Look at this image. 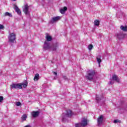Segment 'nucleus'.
<instances>
[{"instance_id":"nucleus-28","label":"nucleus","mask_w":127,"mask_h":127,"mask_svg":"<svg viewBox=\"0 0 127 127\" xmlns=\"http://www.w3.org/2000/svg\"><path fill=\"white\" fill-rule=\"evenodd\" d=\"M114 81H111L109 82V84H110V85H113L114 84Z\"/></svg>"},{"instance_id":"nucleus-18","label":"nucleus","mask_w":127,"mask_h":127,"mask_svg":"<svg viewBox=\"0 0 127 127\" xmlns=\"http://www.w3.org/2000/svg\"><path fill=\"white\" fill-rule=\"evenodd\" d=\"M102 99H103V97H101V95H96V100L97 102H99V101H100V100H102Z\"/></svg>"},{"instance_id":"nucleus-34","label":"nucleus","mask_w":127,"mask_h":127,"mask_svg":"<svg viewBox=\"0 0 127 127\" xmlns=\"http://www.w3.org/2000/svg\"><path fill=\"white\" fill-rule=\"evenodd\" d=\"M13 0L15 1V0Z\"/></svg>"},{"instance_id":"nucleus-7","label":"nucleus","mask_w":127,"mask_h":127,"mask_svg":"<svg viewBox=\"0 0 127 127\" xmlns=\"http://www.w3.org/2000/svg\"><path fill=\"white\" fill-rule=\"evenodd\" d=\"M11 89H21V84H12L10 85Z\"/></svg>"},{"instance_id":"nucleus-35","label":"nucleus","mask_w":127,"mask_h":127,"mask_svg":"<svg viewBox=\"0 0 127 127\" xmlns=\"http://www.w3.org/2000/svg\"><path fill=\"white\" fill-rule=\"evenodd\" d=\"M55 79H56V78L55 77Z\"/></svg>"},{"instance_id":"nucleus-20","label":"nucleus","mask_w":127,"mask_h":127,"mask_svg":"<svg viewBox=\"0 0 127 127\" xmlns=\"http://www.w3.org/2000/svg\"><path fill=\"white\" fill-rule=\"evenodd\" d=\"M94 25H96V26L100 25V21L98 20H95L94 21Z\"/></svg>"},{"instance_id":"nucleus-33","label":"nucleus","mask_w":127,"mask_h":127,"mask_svg":"<svg viewBox=\"0 0 127 127\" xmlns=\"http://www.w3.org/2000/svg\"><path fill=\"white\" fill-rule=\"evenodd\" d=\"M45 1H46V0L47 1V2H49V0H45Z\"/></svg>"},{"instance_id":"nucleus-6","label":"nucleus","mask_w":127,"mask_h":127,"mask_svg":"<svg viewBox=\"0 0 127 127\" xmlns=\"http://www.w3.org/2000/svg\"><path fill=\"white\" fill-rule=\"evenodd\" d=\"M103 123H104V116L103 115H101L97 119V123L98 126H101Z\"/></svg>"},{"instance_id":"nucleus-21","label":"nucleus","mask_w":127,"mask_h":127,"mask_svg":"<svg viewBox=\"0 0 127 127\" xmlns=\"http://www.w3.org/2000/svg\"><path fill=\"white\" fill-rule=\"evenodd\" d=\"M120 28L122 29V30H123V31H127V27L126 26L125 27L124 26H121Z\"/></svg>"},{"instance_id":"nucleus-1","label":"nucleus","mask_w":127,"mask_h":127,"mask_svg":"<svg viewBox=\"0 0 127 127\" xmlns=\"http://www.w3.org/2000/svg\"><path fill=\"white\" fill-rule=\"evenodd\" d=\"M47 40L45 41L44 44V49L45 50H48V49H51L53 51H56L57 48H58V43L54 44L53 45L51 46L49 41L52 40V37L50 36H47L46 37Z\"/></svg>"},{"instance_id":"nucleus-11","label":"nucleus","mask_w":127,"mask_h":127,"mask_svg":"<svg viewBox=\"0 0 127 127\" xmlns=\"http://www.w3.org/2000/svg\"><path fill=\"white\" fill-rule=\"evenodd\" d=\"M13 5H14V9L15 10V11H16V12H17L18 14L20 15V14H21V11H20V9H19L18 7L16 4H14Z\"/></svg>"},{"instance_id":"nucleus-15","label":"nucleus","mask_w":127,"mask_h":127,"mask_svg":"<svg viewBox=\"0 0 127 127\" xmlns=\"http://www.w3.org/2000/svg\"><path fill=\"white\" fill-rule=\"evenodd\" d=\"M97 62H98L99 66H101V62H102V60H101V56H98L97 57Z\"/></svg>"},{"instance_id":"nucleus-13","label":"nucleus","mask_w":127,"mask_h":127,"mask_svg":"<svg viewBox=\"0 0 127 127\" xmlns=\"http://www.w3.org/2000/svg\"><path fill=\"white\" fill-rule=\"evenodd\" d=\"M61 18V17L60 16H57V17H53L51 20V22L52 23H54V22L58 21V20H60Z\"/></svg>"},{"instance_id":"nucleus-17","label":"nucleus","mask_w":127,"mask_h":127,"mask_svg":"<svg viewBox=\"0 0 127 127\" xmlns=\"http://www.w3.org/2000/svg\"><path fill=\"white\" fill-rule=\"evenodd\" d=\"M5 16H9V17H12V15L11 13L8 12H6L4 13Z\"/></svg>"},{"instance_id":"nucleus-9","label":"nucleus","mask_w":127,"mask_h":127,"mask_svg":"<svg viewBox=\"0 0 127 127\" xmlns=\"http://www.w3.org/2000/svg\"><path fill=\"white\" fill-rule=\"evenodd\" d=\"M125 36H126V34L123 33V32H120L117 34V37L118 39H123L125 38Z\"/></svg>"},{"instance_id":"nucleus-31","label":"nucleus","mask_w":127,"mask_h":127,"mask_svg":"<svg viewBox=\"0 0 127 127\" xmlns=\"http://www.w3.org/2000/svg\"><path fill=\"white\" fill-rule=\"evenodd\" d=\"M53 74H54V75H57V72H53Z\"/></svg>"},{"instance_id":"nucleus-3","label":"nucleus","mask_w":127,"mask_h":127,"mask_svg":"<svg viewBox=\"0 0 127 127\" xmlns=\"http://www.w3.org/2000/svg\"><path fill=\"white\" fill-rule=\"evenodd\" d=\"M95 74L96 72H95V70H89L87 72V74L85 75V77L88 80H89V81H92V80H93Z\"/></svg>"},{"instance_id":"nucleus-10","label":"nucleus","mask_w":127,"mask_h":127,"mask_svg":"<svg viewBox=\"0 0 127 127\" xmlns=\"http://www.w3.org/2000/svg\"><path fill=\"white\" fill-rule=\"evenodd\" d=\"M112 78L113 81H116L117 83H120L121 82V79H120L116 74L112 75Z\"/></svg>"},{"instance_id":"nucleus-22","label":"nucleus","mask_w":127,"mask_h":127,"mask_svg":"<svg viewBox=\"0 0 127 127\" xmlns=\"http://www.w3.org/2000/svg\"><path fill=\"white\" fill-rule=\"evenodd\" d=\"M27 118V116H26V115L24 114L22 116V120L23 121H26V118Z\"/></svg>"},{"instance_id":"nucleus-26","label":"nucleus","mask_w":127,"mask_h":127,"mask_svg":"<svg viewBox=\"0 0 127 127\" xmlns=\"http://www.w3.org/2000/svg\"><path fill=\"white\" fill-rule=\"evenodd\" d=\"M3 101V97L2 96H0V103H1Z\"/></svg>"},{"instance_id":"nucleus-4","label":"nucleus","mask_w":127,"mask_h":127,"mask_svg":"<svg viewBox=\"0 0 127 127\" xmlns=\"http://www.w3.org/2000/svg\"><path fill=\"white\" fill-rule=\"evenodd\" d=\"M88 125L87 119L83 118L81 123L75 124V127H86Z\"/></svg>"},{"instance_id":"nucleus-23","label":"nucleus","mask_w":127,"mask_h":127,"mask_svg":"<svg viewBox=\"0 0 127 127\" xmlns=\"http://www.w3.org/2000/svg\"><path fill=\"white\" fill-rule=\"evenodd\" d=\"M88 49L89 50H92L93 49V45H89L88 46Z\"/></svg>"},{"instance_id":"nucleus-29","label":"nucleus","mask_w":127,"mask_h":127,"mask_svg":"<svg viewBox=\"0 0 127 127\" xmlns=\"http://www.w3.org/2000/svg\"><path fill=\"white\" fill-rule=\"evenodd\" d=\"M63 78L64 80H67V77L66 76H63Z\"/></svg>"},{"instance_id":"nucleus-16","label":"nucleus","mask_w":127,"mask_h":127,"mask_svg":"<svg viewBox=\"0 0 127 127\" xmlns=\"http://www.w3.org/2000/svg\"><path fill=\"white\" fill-rule=\"evenodd\" d=\"M19 85H21V89L22 88V86L23 88H26V87H27V82H26L25 83H19Z\"/></svg>"},{"instance_id":"nucleus-8","label":"nucleus","mask_w":127,"mask_h":127,"mask_svg":"<svg viewBox=\"0 0 127 127\" xmlns=\"http://www.w3.org/2000/svg\"><path fill=\"white\" fill-rule=\"evenodd\" d=\"M29 9V6L27 4L25 5L24 8H23V10L25 14H29V11L28 10Z\"/></svg>"},{"instance_id":"nucleus-24","label":"nucleus","mask_w":127,"mask_h":127,"mask_svg":"<svg viewBox=\"0 0 127 127\" xmlns=\"http://www.w3.org/2000/svg\"><path fill=\"white\" fill-rule=\"evenodd\" d=\"M21 103H20V102H17L16 103V106H17V107H19V106H21Z\"/></svg>"},{"instance_id":"nucleus-32","label":"nucleus","mask_w":127,"mask_h":127,"mask_svg":"<svg viewBox=\"0 0 127 127\" xmlns=\"http://www.w3.org/2000/svg\"><path fill=\"white\" fill-rule=\"evenodd\" d=\"M25 127H31L30 125H27Z\"/></svg>"},{"instance_id":"nucleus-2","label":"nucleus","mask_w":127,"mask_h":127,"mask_svg":"<svg viewBox=\"0 0 127 127\" xmlns=\"http://www.w3.org/2000/svg\"><path fill=\"white\" fill-rule=\"evenodd\" d=\"M73 116V112L72 111L70 110H67L66 111V113H63L62 115V122H67L68 121V118H71Z\"/></svg>"},{"instance_id":"nucleus-5","label":"nucleus","mask_w":127,"mask_h":127,"mask_svg":"<svg viewBox=\"0 0 127 127\" xmlns=\"http://www.w3.org/2000/svg\"><path fill=\"white\" fill-rule=\"evenodd\" d=\"M15 34L14 33H10L8 36V42L10 43H14V41H15Z\"/></svg>"},{"instance_id":"nucleus-27","label":"nucleus","mask_w":127,"mask_h":127,"mask_svg":"<svg viewBox=\"0 0 127 127\" xmlns=\"http://www.w3.org/2000/svg\"><path fill=\"white\" fill-rule=\"evenodd\" d=\"M3 28H4V26L1 24H0V29H3Z\"/></svg>"},{"instance_id":"nucleus-19","label":"nucleus","mask_w":127,"mask_h":127,"mask_svg":"<svg viewBox=\"0 0 127 127\" xmlns=\"http://www.w3.org/2000/svg\"><path fill=\"white\" fill-rule=\"evenodd\" d=\"M34 79L35 81L38 80V79H39V74L38 73L36 74Z\"/></svg>"},{"instance_id":"nucleus-25","label":"nucleus","mask_w":127,"mask_h":127,"mask_svg":"<svg viewBox=\"0 0 127 127\" xmlns=\"http://www.w3.org/2000/svg\"><path fill=\"white\" fill-rule=\"evenodd\" d=\"M114 124H118V123H121V121L119 120H115L114 121Z\"/></svg>"},{"instance_id":"nucleus-14","label":"nucleus","mask_w":127,"mask_h":127,"mask_svg":"<svg viewBox=\"0 0 127 127\" xmlns=\"http://www.w3.org/2000/svg\"><path fill=\"white\" fill-rule=\"evenodd\" d=\"M67 9H68V8L67 7L64 6L63 8L61 9L60 12L62 13V14H64L65 12L67 11Z\"/></svg>"},{"instance_id":"nucleus-30","label":"nucleus","mask_w":127,"mask_h":127,"mask_svg":"<svg viewBox=\"0 0 127 127\" xmlns=\"http://www.w3.org/2000/svg\"><path fill=\"white\" fill-rule=\"evenodd\" d=\"M114 8L116 9V10H119V8L117 7L116 6L114 7Z\"/></svg>"},{"instance_id":"nucleus-12","label":"nucleus","mask_w":127,"mask_h":127,"mask_svg":"<svg viewBox=\"0 0 127 127\" xmlns=\"http://www.w3.org/2000/svg\"><path fill=\"white\" fill-rule=\"evenodd\" d=\"M31 115L33 118H37L39 116V111H33L31 113Z\"/></svg>"}]
</instances>
